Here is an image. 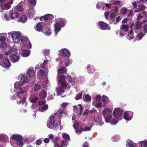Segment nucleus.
<instances>
[{
	"label": "nucleus",
	"instance_id": "9",
	"mask_svg": "<svg viewBox=\"0 0 147 147\" xmlns=\"http://www.w3.org/2000/svg\"><path fill=\"white\" fill-rule=\"evenodd\" d=\"M6 37L4 36H0V47H4L7 46V44L5 42Z\"/></svg>",
	"mask_w": 147,
	"mask_h": 147
},
{
	"label": "nucleus",
	"instance_id": "16",
	"mask_svg": "<svg viewBox=\"0 0 147 147\" xmlns=\"http://www.w3.org/2000/svg\"><path fill=\"white\" fill-rule=\"evenodd\" d=\"M9 13L10 14L11 18L12 19L17 18L18 16V14L17 12H13V10H10L9 11Z\"/></svg>",
	"mask_w": 147,
	"mask_h": 147
},
{
	"label": "nucleus",
	"instance_id": "28",
	"mask_svg": "<svg viewBox=\"0 0 147 147\" xmlns=\"http://www.w3.org/2000/svg\"><path fill=\"white\" fill-rule=\"evenodd\" d=\"M13 0H11L10 1L8 2L7 3L4 4V6L5 8L9 9L11 7V4L13 3Z\"/></svg>",
	"mask_w": 147,
	"mask_h": 147
},
{
	"label": "nucleus",
	"instance_id": "29",
	"mask_svg": "<svg viewBox=\"0 0 147 147\" xmlns=\"http://www.w3.org/2000/svg\"><path fill=\"white\" fill-rule=\"evenodd\" d=\"M22 56L24 57H27L30 53V50H25L22 51Z\"/></svg>",
	"mask_w": 147,
	"mask_h": 147
},
{
	"label": "nucleus",
	"instance_id": "20",
	"mask_svg": "<svg viewBox=\"0 0 147 147\" xmlns=\"http://www.w3.org/2000/svg\"><path fill=\"white\" fill-rule=\"evenodd\" d=\"M25 92V91L24 90L21 89L20 90L16 92V96L19 98H20L22 96H24L23 94Z\"/></svg>",
	"mask_w": 147,
	"mask_h": 147
},
{
	"label": "nucleus",
	"instance_id": "59",
	"mask_svg": "<svg viewBox=\"0 0 147 147\" xmlns=\"http://www.w3.org/2000/svg\"><path fill=\"white\" fill-rule=\"evenodd\" d=\"M42 84L44 86L47 87L48 85V82L46 81H45L42 82Z\"/></svg>",
	"mask_w": 147,
	"mask_h": 147
},
{
	"label": "nucleus",
	"instance_id": "54",
	"mask_svg": "<svg viewBox=\"0 0 147 147\" xmlns=\"http://www.w3.org/2000/svg\"><path fill=\"white\" fill-rule=\"evenodd\" d=\"M91 97L89 95L86 94L85 99L87 101H89L91 100Z\"/></svg>",
	"mask_w": 147,
	"mask_h": 147
},
{
	"label": "nucleus",
	"instance_id": "32",
	"mask_svg": "<svg viewBox=\"0 0 147 147\" xmlns=\"http://www.w3.org/2000/svg\"><path fill=\"white\" fill-rule=\"evenodd\" d=\"M128 26L125 24L122 25L121 27V29L125 32H127L128 31Z\"/></svg>",
	"mask_w": 147,
	"mask_h": 147
},
{
	"label": "nucleus",
	"instance_id": "40",
	"mask_svg": "<svg viewBox=\"0 0 147 147\" xmlns=\"http://www.w3.org/2000/svg\"><path fill=\"white\" fill-rule=\"evenodd\" d=\"M67 60H65L64 62V63L65 65V66L67 67L68 66L69 64L72 63L71 61L69 58H66Z\"/></svg>",
	"mask_w": 147,
	"mask_h": 147
},
{
	"label": "nucleus",
	"instance_id": "60",
	"mask_svg": "<svg viewBox=\"0 0 147 147\" xmlns=\"http://www.w3.org/2000/svg\"><path fill=\"white\" fill-rule=\"evenodd\" d=\"M78 105L80 107V111L79 113V114L80 115H81L82 113V111L84 109L82 107V105L81 104H79Z\"/></svg>",
	"mask_w": 147,
	"mask_h": 147
},
{
	"label": "nucleus",
	"instance_id": "24",
	"mask_svg": "<svg viewBox=\"0 0 147 147\" xmlns=\"http://www.w3.org/2000/svg\"><path fill=\"white\" fill-rule=\"evenodd\" d=\"M24 85L22 82H16L14 85V87L17 89H20L21 88L22 86Z\"/></svg>",
	"mask_w": 147,
	"mask_h": 147
},
{
	"label": "nucleus",
	"instance_id": "56",
	"mask_svg": "<svg viewBox=\"0 0 147 147\" xmlns=\"http://www.w3.org/2000/svg\"><path fill=\"white\" fill-rule=\"evenodd\" d=\"M68 104L69 103L67 102H63L61 104V106L62 107L65 108Z\"/></svg>",
	"mask_w": 147,
	"mask_h": 147
},
{
	"label": "nucleus",
	"instance_id": "8",
	"mask_svg": "<svg viewBox=\"0 0 147 147\" xmlns=\"http://www.w3.org/2000/svg\"><path fill=\"white\" fill-rule=\"evenodd\" d=\"M133 114L131 112L125 111L124 112V118L127 121H129L131 120Z\"/></svg>",
	"mask_w": 147,
	"mask_h": 147
},
{
	"label": "nucleus",
	"instance_id": "2",
	"mask_svg": "<svg viewBox=\"0 0 147 147\" xmlns=\"http://www.w3.org/2000/svg\"><path fill=\"white\" fill-rule=\"evenodd\" d=\"M11 138L14 140L15 142L18 145L22 146L23 140L22 136L20 135H13L11 137Z\"/></svg>",
	"mask_w": 147,
	"mask_h": 147
},
{
	"label": "nucleus",
	"instance_id": "6",
	"mask_svg": "<svg viewBox=\"0 0 147 147\" xmlns=\"http://www.w3.org/2000/svg\"><path fill=\"white\" fill-rule=\"evenodd\" d=\"M123 111L120 108L115 109L113 114L115 118L120 117L123 113Z\"/></svg>",
	"mask_w": 147,
	"mask_h": 147
},
{
	"label": "nucleus",
	"instance_id": "46",
	"mask_svg": "<svg viewBox=\"0 0 147 147\" xmlns=\"http://www.w3.org/2000/svg\"><path fill=\"white\" fill-rule=\"evenodd\" d=\"M15 9L17 10L20 11H23V8L20 5H17L15 8Z\"/></svg>",
	"mask_w": 147,
	"mask_h": 147
},
{
	"label": "nucleus",
	"instance_id": "14",
	"mask_svg": "<svg viewBox=\"0 0 147 147\" xmlns=\"http://www.w3.org/2000/svg\"><path fill=\"white\" fill-rule=\"evenodd\" d=\"M3 67L5 68H9L11 65V64L9 60L7 58H5L3 60Z\"/></svg>",
	"mask_w": 147,
	"mask_h": 147
},
{
	"label": "nucleus",
	"instance_id": "63",
	"mask_svg": "<svg viewBox=\"0 0 147 147\" xmlns=\"http://www.w3.org/2000/svg\"><path fill=\"white\" fill-rule=\"evenodd\" d=\"M143 17L142 16L141 14L139 13L138 14V16L137 18V20H139L140 18H142Z\"/></svg>",
	"mask_w": 147,
	"mask_h": 147
},
{
	"label": "nucleus",
	"instance_id": "64",
	"mask_svg": "<svg viewBox=\"0 0 147 147\" xmlns=\"http://www.w3.org/2000/svg\"><path fill=\"white\" fill-rule=\"evenodd\" d=\"M145 33H147V23L143 27Z\"/></svg>",
	"mask_w": 147,
	"mask_h": 147
},
{
	"label": "nucleus",
	"instance_id": "44",
	"mask_svg": "<svg viewBox=\"0 0 147 147\" xmlns=\"http://www.w3.org/2000/svg\"><path fill=\"white\" fill-rule=\"evenodd\" d=\"M48 60H44L43 63L40 64L41 67L42 68H44L45 67L46 65L48 63Z\"/></svg>",
	"mask_w": 147,
	"mask_h": 147
},
{
	"label": "nucleus",
	"instance_id": "38",
	"mask_svg": "<svg viewBox=\"0 0 147 147\" xmlns=\"http://www.w3.org/2000/svg\"><path fill=\"white\" fill-rule=\"evenodd\" d=\"M79 124L78 122L76 121L74 123V124L73 125V127L76 130H76L78 129L79 127Z\"/></svg>",
	"mask_w": 147,
	"mask_h": 147
},
{
	"label": "nucleus",
	"instance_id": "33",
	"mask_svg": "<svg viewBox=\"0 0 147 147\" xmlns=\"http://www.w3.org/2000/svg\"><path fill=\"white\" fill-rule=\"evenodd\" d=\"M102 102L105 104H107L109 101V99L108 97L105 95L102 96Z\"/></svg>",
	"mask_w": 147,
	"mask_h": 147
},
{
	"label": "nucleus",
	"instance_id": "17",
	"mask_svg": "<svg viewBox=\"0 0 147 147\" xmlns=\"http://www.w3.org/2000/svg\"><path fill=\"white\" fill-rule=\"evenodd\" d=\"M112 111L111 109L108 108H106L102 111V113L104 116H105L106 115H109L111 114Z\"/></svg>",
	"mask_w": 147,
	"mask_h": 147
},
{
	"label": "nucleus",
	"instance_id": "57",
	"mask_svg": "<svg viewBox=\"0 0 147 147\" xmlns=\"http://www.w3.org/2000/svg\"><path fill=\"white\" fill-rule=\"evenodd\" d=\"M147 146V142H142L141 147H146Z\"/></svg>",
	"mask_w": 147,
	"mask_h": 147
},
{
	"label": "nucleus",
	"instance_id": "27",
	"mask_svg": "<svg viewBox=\"0 0 147 147\" xmlns=\"http://www.w3.org/2000/svg\"><path fill=\"white\" fill-rule=\"evenodd\" d=\"M56 90L58 95L60 96L61 95L62 93L64 92V90L61 87H59L58 88H57Z\"/></svg>",
	"mask_w": 147,
	"mask_h": 147
},
{
	"label": "nucleus",
	"instance_id": "47",
	"mask_svg": "<svg viewBox=\"0 0 147 147\" xmlns=\"http://www.w3.org/2000/svg\"><path fill=\"white\" fill-rule=\"evenodd\" d=\"M41 86L40 85L38 84H36L34 86V90L38 91L39 90Z\"/></svg>",
	"mask_w": 147,
	"mask_h": 147
},
{
	"label": "nucleus",
	"instance_id": "41",
	"mask_svg": "<svg viewBox=\"0 0 147 147\" xmlns=\"http://www.w3.org/2000/svg\"><path fill=\"white\" fill-rule=\"evenodd\" d=\"M82 97V93L80 92L77 94L76 96L75 97V98L76 100H78L81 99Z\"/></svg>",
	"mask_w": 147,
	"mask_h": 147
},
{
	"label": "nucleus",
	"instance_id": "10",
	"mask_svg": "<svg viewBox=\"0 0 147 147\" xmlns=\"http://www.w3.org/2000/svg\"><path fill=\"white\" fill-rule=\"evenodd\" d=\"M34 28L37 31H42L43 29L42 23L40 22L37 23L34 26Z\"/></svg>",
	"mask_w": 147,
	"mask_h": 147
},
{
	"label": "nucleus",
	"instance_id": "35",
	"mask_svg": "<svg viewBox=\"0 0 147 147\" xmlns=\"http://www.w3.org/2000/svg\"><path fill=\"white\" fill-rule=\"evenodd\" d=\"M40 95L42 98H44L46 97L47 93L43 89L40 92Z\"/></svg>",
	"mask_w": 147,
	"mask_h": 147
},
{
	"label": "nucleus",
	"instance_id": "21",
	"mask_svg": "<svg viewBox=\"0 0 147 147\" xmlns=\"http://www.w3.org/2000/svg\"><path fill=\"white\" fill-rule=\"evenodd\" d=\"M27 18L26 16L22 15L19 19H18V22L24 23L27 20Z\"/></svg>",
	"mask_w": 147,
	"mask_h": 147
},
{
	"label": "nucleus",
	"instance_id": "37",
	"mask_svg": "<svg viewBox=\"0 0 147 147\" xmlns=\"http://www.w3.org/2000/svg\"><path fill=\"white\" fill-rule=\"evenodd\" d=\"M59 84H61L63 88H65L67 86V82L65 81H60L59 82Z\"/></svg>",
	"mask_w": 147,
	"mask_h": 147
},
{
	"label": "nucleus",
	"instance_id": "11",
	"mask_svg": "<svg viewBox=\"0 0 147 147\" xmlns=\"http://www.w3.org/2000/svg\"><path fill=\"white\" fill-rule=\"evenodd\" d=\"M10 57V60L13 63L17 62L20 60V56L15 54H12Z\"/></svg>",
	"mask_w": 147,
	"mask_h": 147
},
{
	"label": "nucleus",
	"instance_id": "15",
	"mask_svg": "<svg viewBox=\"0 0 147 147\" xmlns=\"http://www.w3.org/2000/svg\"><path fill=\"white\" fill-rule=\"evenodd\" d=\"M11 36L13 40H16L20 38V34L19 32H14L11 34Z\"/></svg>",
	"mask_w": 147,
	"mask_h": 147
},
{
	"label": "nucleus",
	"instance_id": "36",
	"mask_svg": "<svg viewBox=\"0 0 147 147\" xmlns=\"http://www.w3.org/2000/svg\"><path fill=\"white\" fill-rule=\"evenodd\" d=\"M142 24L141 22L140 21H138L136 22L135 26L136 28L137 29L141 28L142 26Z\"/></svg>",
	"mask_w": 147,
	"mask_h": 147
},
{
	"label": "nucleus",
	"instance_id": "34",
	"mask_svg": "<svg viewBox=\"0 0 147 147\" xmlns=\"http://www.w3.org/2000/svg\"><path fill=\"white\" fill-rule=\"evenodd\" d=\"M48 106L47 104H45L42 107L40 108L39 109L40 111L41 112H43L48 109Z\"/></svg>",
	"mask_w": 147,
	"mask_h": 147
},
{
	"label": "nucleus",
	"instance_id": "13",
	"mask_svg": "<svg viewBox=\"0 0 147 147\" xmlns=\"http://www.w3.org/2000/svg\"><path fill=\"white\" fill-rule=\"evenodd\" d=\"M90 129L91 128L90 127L87 126L85 127H80V128H79V127H78V129L76 130V132L78 133L79 132H81L83 131H90Z\"/></svg>",
	"mask_w": 147,
	"mask_h": 147
},
{
	"label": "nucleus",
	"instance_id": "58",
	"mask_svg": "<svg viewBox=\"0 0 147 147\" xmlns=\"http://www.w3.org/2000/svg\"><path fill=\"white\" fill-rule=\"evenodd\" d=\"M89 113V111L88 109H86L82 114V115L83 116L87 115Z\"/></svg>",
	"mask_w": 147,
	"mask_h": 147
},
{
	"label": "nucleus",
	"instance_id": "48",
	"mask_svg": "<svg viewBox=\"0 0 147 147\" xmlns=\"http://www.w3.org/2000/svg\"><path fill=\"white\" fill-rule=\"evenodd\" d=\"M127 11V9L125 8H122L121 9V13L123 14H125Z\"/></svg>",
	"mask_w": 147,
	"mask_h": 147
},
{
	"label": "nucleus",
	"instance_id": "19",
	"mask_svg": "<svg viewBox=\"0 0 147 147\" xmlns=\"http://www.w3.org/2000/svg\"><path fill=\"white\" fill-rule=\"evenodd\" d=\"M55 31L56 33L60 31L61 29V27H62L58 22H57L55 24Z\"/></svg>",
	"mask_w": 147,
	"mask_h": 147
},
{
	"label": "nucleus",
	"instance_id": "39",
	"mask_svg": "<svg viewBox=\"0 0 147 147\" xmlns=\"http://www.w3.org/2000/svg\"><path fill=\"white\" fill-rule=\"evenodd\" d=\"M116 13L115 12L111 13L109 16V17L111 20L113 22L115 21V17Z\"/></svg>",
	"mask_w": 147,
	"mask_h": 147
},
{
	"label": "nucleus",
	"instance_id": "52",
	"mask_svg": "<svg viewBox=\"0 0 147 147\" xmlns=\"http://www.w3.org/2000/svg\"><path fill=\"white\" fill-rule=\"evenodd\" d=\"M101 96L100 95L97 96L96 97V102H99L101 100Z\"/></svg>",
	"mask_w": 147,
	"mask_h": 147
},
{
	"label": "nucleus",
	"instance_id": "53",
	"mask_svg": "<svg viewBox=\"0 0 147 147\" xmlns=\"http://www.w3.org/2000/svg\"><path fill=\"white\" fill-rule=\"evenodd\" d=\"M37 100L38 98L36 97H35L31 99V102L32 103H35L37 101Z\"/></svg>",
	"mask_w": 147,
	"mask_h": 147
},
{
	"label": "nucleus",
	"instance_id": "45",
	"mask_svg": "<svg viewBox=\"0 0 147 147\" xmlns=\"http://www.w3.org/2000/svg\"><path fill=\"white\" fill-rule=\"evenodd\" d=\"M65 79V76L64 75H61L59 77V80H58V83L60 81H64Z\"/></svg>",
	"mask_w": 147,
	"mask_h": 147
},
{
	"label": "nucleus",
	"instance_id": "43",
	"mask_svg": "<svg viewBox=\"0 0 147 147\" xmlns=\"http://www.w3.org/2000/svg\"><path fill=\"white\" fill-rule=\"evenodd\" d=\"M66 114V113L63 110H60L57 113V116L58 117H61L62 116L63 113Z\"/></svg>",
	"mask_w": 147,
	"mask_h": 147
},
{
	"label": "nucleus",
	"instance_id": "3",
	"mask_svg": "<svg viewBox=\"0 0 147 147\" xmlns=\"http://www.w3.org/2000/svg\"><path fill=\"white\" fill-rule=\"evenodd\" d=\"M60 55L63 57L69 58L71 55V53L69 50L67 49H61L60 50Z\"/></svg>",
	"mask_w": 147,
	"mask_h": 147
},
{
	"label": "nucleus",
	"instance_id": "12",
	"mask_svg": "<svg viewBox=\"0 0 147 147\" xmlns=\"http://www.w3.org/2000/svg\"><path fill=\"white\" fill-rule=\"evenodd\" d=\"M20 82L23 84H24L26 83L29 82V80L26 76L22 75L20 78Z\"/></svg>",
	"mask_w": 147,
	"mask_h": 147
},
{
	"label": "nucleus",
	"instance_id": "1",
	"mask_svg": "<svg viewBox=\"0 0 147 147\" xmlns=\"http://www.w3.org/2000/svg\"><path fill=\"white\" fill-rule=\"evenodd\" d=\"M60 123L58 124L57 123H55L54 116L53 115H51L50 117V119L47 122V126L49 128L51 129H53L56 127L58 126Z\"/></svg>",
	"mask_w": 147,
	"mask_h": 147
},
{
	"label": "nucleus",
	"instance_id": "31",
	"mask_svg": "<svg viewBox=\"0 0 147 147\" xmlns=\"http://www.w3.org/2000/svg\"><path fill=\"white\" fill-rule=\"evenodd\" d=\"M52 17V16L50 14H48L43 16H42L44 20H52L53 18Z\"/></svg>",
	"mask_w": 147,
	"mask_h": 147
},
{
	"label": "nucleus",
	"instance_id": "49",
	"mask_svg": "<svg viewBox=\"0 0 147 147\" xmlns=\"http://www.w3.org/2000/svg\"><path fill=\"white\" fill-rule=\"evenodd\" d=\"M40 72L42 76L44 77L45 76V75H46L44 69H40Z\"/></svg>",
	"mask_w": 147,
	"mask_h": 147
},
{
	"label": "nucleus",
	"instance_id": "7",
	"mask_svg": "<svg viewBox=\"0 0 147 147\" xmlns=\"http://www.w3.org/2000/svg\"><path fill=\"white\" fill-rule=\"evenodd\" d=\"M55 145L58 147H63L64 146L66 147L67 144L66 140H60L58 142L55 143Z\"/></svg>",
	"mask_w": 147,
	"mask_h": 147
},
{
	"label": "nucleus",
	"instance_id": "30",
	"mask_svg": "<svg viewBox=\"0 0 147 147\" xmlns=\"http://www.w3.org/2000/svg\"><path fill=\"white\" fill-rule=\"evenodd\" d=\"M20 101H18L17 100V103L19 105H22L25 102L26 98L24 96H22V97L20 98Z\"/></svg>",
	"mask_w": 147,
	"mask_h": 147
},
{
	"label": "nucleus",
	"instance_id": "5",
	"mask_svg": "<svg viewBox=\"0 0 147 147\" xmlns=\"http://www.w3.org/2000/svg\"><path fill=\"white\" fill-rule=\"evenodd\" d=\"M112 117V116L111 114L106 115L105 116H104L105 118V121L106 122H108L110 121V123L112 124L115 125L118 122V120L117 119H113L112 120L110 121Z\"/></svg>",
	"mask_w": 147,
	"mask_h": 147
},
{
	"label": "nucleus",
	"instance_id": "26",
	"mask_svg": "<svg viewBox=\"0 0 147 147\" xmlns=\"http://www.w3.org/2000/svg\"><path fill=\"white\" fill-rule=\"evenodd\" d=\"M67 69L63 67H62L60 68L58 71V74H64L66 73Z\"/></svg>",
	"mask_w": 147,
	"mask_h": 147
},
{
	"label": "nucleus",
	"instance_id": "18",
	"mask_svg": "<svg viewBox=\"0 0 147 147\" xmlns=\"http://www.w3.org/2000/svg\"><path fill=\"white\" fill-rule=\"evenodd\" d=\"M58 22L59 23L60 26L62 27H63L65 26L67 22V21L65 19L61 18L59 19V22Z\"/></svg>",
	"mask_w": 147,
	"mask_h": 147
},
{
	"label": "nucleus",
	"instance_id": "22",
	"mask_svg": "<svg viewBox=\"0 0 147 147\" xmlns=\"http://www.w3.org/2000/svg\"><path fill=\"white\" fill-rule=\"evenodd\" d=\"M94 66L92 65H89L88 66L87 70L88 73L92 74L94 71Z\"/></svg>",
	"mask_w": 147,
	"mask_h": 147
},
{
	"label": "nucleus",
	"instance_id": "62",
	"mask_svg": "<svg viewBox=\"0 0 147 147\" xmlns=\"http://www.w3.org/2000/svg\"><path fill=\"white\" fill-rule=\"evenodd\" d=\"M4 19L8 21L9 20V18L6 14H4Z\"/></svg>",
	"mask_w": 147,
	"mask_h": 147
},
{
	"label": "nucleus",
	"instance_id": "42",
	"mask_svg": "<svg viewBox=\"0 0 147 147\" xmlns=\"http://www.w3.org/2000/svg\"><path fill=\"white\" fill-rule=\"evenodd\" d=\"M62 136L63 138L67 140H69L70 139L69 136L66 133L63 134Z\"/></svg>",
	"mask_w": 147,
	"mask_h": 147
},
{
	"label": "nucleus",
	"instance_id": "23",
	"mask_svg": "<svg viewBox=\"0 0 147 147\" xmlns=\"http://www.w3.org/2000/svg\"><path fill=\"white\" fill-rule=\"evenodd\" d=\"M28 72L29 77H33L34 75V71L33 70V67H30L29 69Z\"/></svg>",
	"mask_w": 147,
	"mask_h": 147
},
{
	"label": "nucleus",
	"instance_id": "25",
	"mask_svg": "<svg viewBox=\"0 0 147 147\" xmlns=\"http://www.w3.org/2000/svg\"><path fill=\"white\" fill-rule=\"evenodd\" d=\"M139 7L140 8H137L135 10V11L136 12L144 10L146 8L145 6L143 4L140 5L139 6Z\"/></svg>",
	"mask_w": 147,
	"mask_h": 147
},
{
	"label": "nucleus",
	"instance_id": "51",
	"mask_svg": "<svg viewBox=\"0 0 147 147\" xmlns=\"http://www.w3.org/2000/svg\"><path fill=\"white\" fill-rule=\"evenodd\" d=\"M29 2L33 6L35 5L36 1L35 0H29Z\"/></svg>",
	"mask_w": 147,
	"mask_h": 147
},
{
	"label": "nucleus",
	"instance_id": "4",
	"mask_svg": "<svg viewBox=\"0 0 147 147\" xmlns=\"http://www.w3.org/2000/svg\"><path fill=\"white\" fill-rule=\"evenodd\" d=\"M98 24L102 30H110L111 29L109 25L104 22L100 21L98 23Z\"/></svg>",
	"mask_w": 147,
	"mask_h": 147
},
{
	"label": "nucleus",
	"instance_id": "50",
	"mask_svg": "<svg viewBox=\"0 0 147 147\" xmlns=\"http://www.w3.org/2000/svg\"><path fill=\"white\" fill-rule=\"evenodd\" d=\"M144 35V34L142 32L139 33L138 34V37H139L140 40H141Z\"/></svg>",
	"mask_w": 147,
	"mask_h": 147
},
{
	"label": "nucleus",
	"instance_id": "61",
	"mask_svg": "<svg viewBox=\"0 0 147 147\" xmlns=\"http://www.w3.org/2000/svg\"><path fill=\"white\" fill-rule=\"evenodd\" d=\"M132 5L133 6L134 9L136 8L137 7V3L135 1H134L132 3Z\"/></svg>",
	"mask_w": 147,
	"mask_h": 147
},
{
	"label": "nucleus",
	"instance_id": "55",
	"mask_svg": "<svg viewBox=\"0 0 147 147\" xmlns=\"http://www.w3.org/2000/svg\"><path fill=\"white\" fill-rule=\"evenodd\" d=\"M42 142V141L41 139L37 140L36 142V144L37 145H39L41 144Z\"/></svg>",
	"mask_w": 147,
	"mask_h": 147
}]
</instances>
